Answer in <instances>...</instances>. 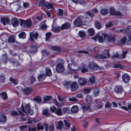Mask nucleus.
Here are the masks:
<instances>
[{
  "instance_id": "obj_63",
  "label": "nucleus",
  "mask_w": 131,
  "mask_h": 131,
  "mask_svg": "<svg viewBox=\"0 0 131 131\" xmlns=\"http://www.w3.org/2000/svg\"><path fill=\"white\" fill-rule=\"evenodd\" d=\"M18 114L17 113L16 111H13L11 113V115L12 116H14L15 115H18Z\"/></svg>"
},
{
  "instance_id": "obj_52",
  "label": "nucleus",
  "mask_w": 131,
  "mask_h": 131,
  "mask_svg": "<svg viewBox=\"0 0 131 131\" xmlns=\"http://www.w3.org/2000/svg\"><path fill=\"white\" fill-rule=\"evenodd\" d=\"M127 52V51H123L121 56L119 57L120 59H122L125 57L126 55Z\"/></svg>"
},
{
  "instance_id": "obj_45",
  "label": "nucleus",
  "mask_w": 131,
  "mask_h": 131,
  "mask_svg": "<svg viewBox=\"0 0 131 131\" xmlns=\"http://www.w3.org/2000/svg\"><path fill=\"white\" fill-rule=\"evenodd\" d=\"M15 40L14 38V37L13 36H11L8 39V42L13 43L15 42Z\"/></svg>"
},
{
  "instance_id": "obj_35",
  "label": "nucleus",
  "mask_w": 131,
  "mask_h": 131,
  "mask_svg": "<svg viewBox=\"0 0 131 131\" xmlns=\"http://www.w3.org/2000/svg\"><path fill=\"white\" fill-rule=\"evenodd\" d=\"M26 34L24 32H21L18 35V36L20 38L24 39L25 38Z\"/></svg>"
},
{
  "instance_id": "obj_26",
  "label": "nucleus",
  "mask_w": 131,
  "mask_h": 131,
  "mask_svg": "<svg viewBox=\"0 0 131 131\" xmlns=\"http://www.w3.org/2000/svg\"><path fill=\"white\" fill-rule=\"evenodd\" d=\"M88 35L91 36H93L95 34V31L94 29L92 28H90L88 30Z\"/></svg>"
},
{
  "instance_id": "obj_25",
  "label": "nucleus",
  "mask_w": 131,
  "mask_h": 131,
  "mask_svg": "<svg viewBox=\"0 0 131 131\" xmlns=\"http://www.w3.org/2000/svg\"><path fill=\"white\" fill-rule=\"evenodd\" d=\"M23 91L25 94H28L30 93L31 91V89L29 88H26L24 89Z\"/></svg>"
},
{
  "instance_id": "obj_16",
  "label": "nucleus",
  "mask_w": 131,
  "mask_h": 131,
  "mask_svg": "<svg viewBox=\"0 0 131 131\" xmlns=\"http://www.w3.org/2000/svg\"><path fill=\"white\" fill-rule=\"evenodd\" d=\"M89 68L91 69L95 70H98L99 68L96 64H94L93 62H91L89 66Z\"/></svg>"
},
{
  "instance_id": "obj_24",
  "label": "nucleus",
  "mask_w": 131,
  "mask_h": 131,
  "mask_svg": "<svg viewBox=\"0 0 131 131\" xmlns=\"http://www.w3.org/2000/svg\"><path fill=\"white\" fill-rule=\"evenodd\" d=\"M6 117L5 114L0 115V123H4L5 121Z\"/></svg>"
},
{
  "instance_id": "obj_15",
  "label": "nucleus",
  "mask_w": 131,
  "mask_h": 131,
  "mask_svg": "<svg viewBox=\"0 0 131 131\" xmlns=\"http://www.w3.org/2000/svg\"><path fill=\"white\" fill-rule=\"evenodd\" d=\"M71 26L70 24L68 22H66L63 24L61 27L62 29H68L70 28Z\"/></svg>"
},
{
  "instance_id": "obj_5",
  "label": "nucleus",
  "mask_w": 131,
  "mask_h": 131,
  "mask_svg": "<svg viewBox=\"0 0 131 131\" xmlns=\"http://www.w3.org/2000/svg\"><path fill=\"white\" fill-rule=\"evenodd\" d=\"M82 107L84 111H90L92 108L91 103L90 104H83L82 105Z\"/></svg>"
},
{
  "instance_id": "obj_2",
  "label": "nucleus",
  "mask_w": 131,
  "mask_h": 131,
  "mask_svg": "<svg viewBox=\"0 0 131 131\" xmlns=\"http://www.w3.org/2000/svg\"><path fill=\"white\" fill-rule=\"evenodd\" d=\"M57 63H58L56 67V70L58 72H61L64 70V67L63 65L64 62L63 60L58 59L56 61Z\"/></svg>"
},
{
  "instance_id": "obj_42",
  "label": "nucleus",
  "mask_w": 131,
  "mask_h": 131,
  "mask_svg": "<svg viewBox=\"0 0 131 131\" xmlns=\"http://www.w3.org/2000/svg\"><path fill=\"white\" fill-rule=\"evenodd\" d=\"M86 101L87 103L90 104L92 102V99L91 96L89 95H87L86 98Z\"/></svg>"
},
{
  "instance_id": "obj_18",
  "label": "nucleus",
  "mask_w": 131,
  "mask_h": 131,
  "mask_svg": "<svg viewBox=\"0 0 131 131\" xmlns=\"http://www.w3.org/2000/svg\"><path fill=\"white\" fill-rule=\"evenodd\" d=\"M46 77V75L45 73L40 75L37 78L38 81L40 82L43 81L45 79Z\"/></svg>"
},
{
  "instance_id": "obj_59",
  "label": "nucleus",
  "mask_w": 131,
  "mask_h": 131,
  "mask_svg": "<svg viewBox=\"0 0 131 131\" xmlns=\"http://www.w3.org/2000/svg\"><path fill=\"white\" fill-rule=\"evenodd\" d=\"M57 108L54 106H53L50 107V110L52 112L55 113Z\"/></svg>"
},
{
  "instance_id": "obj_22",
  "label": "nucleus",
  "mask_w": 131,
  "mask_h": 131,
  "mask_svg": "<svg viewBox=\"0 0 131 131\" xmlns=\"http://www.w3.org/2000/svg\"><path fill=\"white\" fill-rule=\"evenodd\" d=\"M95 78L93 76H92L90 78L87 83L88 84H91L94 83L95 82Z\"/></svg>"
},
{
  "instance_id": "obj_44",
  "label": "nucleus",
  "mask_w": 131,
  "mask_h": 131,
  "mask_svg": "<svg viewBox=\"0 0 131 131\" xmlns=\"http://www.w3.org/2000/svg\"><path fill=\"white\" fill-rule=\"evenodd\" d=\"M49 110L48 109L44 110L42 112L43 114L47 116H49L50 114L49 113Z\"/></svg>"
},
{
  "instance_id": "obj_23",
  "label": "nucleus",
  "mask_w": 131,
  "mask_h": 131,
  "mask_svg": "<svg viewBox=\"0 0 131 131\" xmlns=\"http://www.w3.org/2000/svg\"><path fill=\"white\" fill-rule=\"evenodd\" d=\"M61 27H52V30L55 32H58L60 31Z\"/></svg>"
},
{
  "instance_id": "obj_14",
  "label": "nucleus",
  "mask_w": 131,
  "mask_h": 131,
  "mask_svg": "<svg viewBox=\"0 0 131 131\" xmlns=\"http://www.w3.org/2000/svg\"><path fill=\"white\" fill-rule=\"evenodd\" d=\"M71 82V81H65L63 82L62 84L64 88L68 89L70 88Z\"/></svg>"
},
{
  "instance_id": "obj_39",
  "label": "nucleus",
  "mask_w": 131,
  "mask_h": 131,
  "mask_svg": "<svg viewBox=\"0 0 131 131\" xmlns=\"http://www.w3.org/2000/svg\"><path fill=\"white\" fill-rule=\"evenodd\" d=\"M46 72L47 75L49 76L52 75V73L51 70L48 68H47L46 69Z\"/></svg>"
},
{
  "instance_id": "obj_41",
  "label": "nucleus",
  "mask_w": 131,
  "mask_h": 131,
  "mask_svg": "<svg viewBox=\"0 0 131 131\" xmlns=\"http://www.w3.org/2000/svg\"><path fill=\"white\" fill-rule=\"evenodd\" d=\"M45 16V14L43 13H41L40 14V16H37V19L39 21H41L43 19V18Z\"/></svg>"
},
{
  "instance_id": "obj_60",
  "label": "nucleus",
  "mask_w": 131,
  "mask_h": 131,
  "mask_svg": "<svg viewBox=\"0 0 131 131\" xmlns=\"http://www.w3.org/2000/svg\"><path fill=\"white\" fill-rule=\"evenodd\" d=\"M76 96L78 99L82 98L83 97V94L82 93H80L77 94Z\"/></svg>"
},
{
  "instance_id": "obj_10",
  "label": "nucleus",
  "mask_w": 131,
  "mask_h": 131,
  "mask_svg": "<svg viewBox=\"0 0 131 131\" xmlns=\"http://www.w3.org/2000/svg\"><path fill=\"white\" fill-rule=\"evenodd\" d=\"M122 79L125 83L128 82L130 79V77L127 74H125L122 76Z\"/></svg>"
},
{
  "instance_id": "obj_30",
  "label": "nucleus",
  "mask_w": 131,
  "mask_h": 131,
  "mask_svg": "<svg viewBox=\"0 0 131 131\" xmlns=\"http://www.w3.org/2000/svg\"><path fill=\"white\" fill-rule=\"evenodd\" d=\"M78 111V107L77 106H73L71 109V111L72 113H76Z\"/></svg>"
},
{
  "instance_id": "obj_33",
  "label": "nucleus",
  "mask_w": 131,
  "mask_h": 131,
  "mask_svg": "<svg viewBox=\"0 0 131 131\" xmlns=\"http://www.w3.org/2000/svg\"><path fill=\"white\" fill-rule=\"evenodd\" d=\"M54 113L58 115H62V111L59 108H57Z\"/></svg>"
},
{
  "instance_id": "obj_40",
  "label": "nucleus",
  "mask_w": 131,
  "mask_h": 131,
  "mask_svg": "<svg viewBox=\"0 0 131 131\" xmlns=\"http://www.w3.org/2000/svg\"><path fill=\"white\" fill-rule=\"evenodd\" d=\"M51 48L52 49L58 51H60L61 50V48L59 47L52 46L51 47Z\"/></svg>"
},
{
  "instance_id": "obj_17",
  "label": "nucleus",
  "mask_w": 131,
  "mask_h": 131,
  "mask_svg": "<svg viewBox=\"0 0 131 131\" xmlns=\"http://www.w3.org/2000/svg\"><path fill=\"white\" fill-rule=\"evenodd\" d=\"M18 111L20 115L22 116H24L25 114L26 113V112L24 110V107L22 106L21 107V108L18 109Z\"/></svg>"
},
{
  "instance_id": "obj_21",
  "label": "nucleus",
  "mask_w": 131,
  "mask_h": 131,
  "mask_svg": "<svg viewBox=\"0 0 131 131\" xmlns=\"http://www.w3.org/2000/svg\"><path fill=\"white\" fill-rule=\"evenodd\" d=\"M82 23V21L79 18L76 19L74 22V25L76 26H80L81 25Z\"/></svg>"
},
{
  "instance_id": "obj_31",
  "label": "nucleus",
  "mask_w": 131,
  "mask_h": 131,
  "mask_svg": "<svg viewBox=\"0 0 131 131\" xmlns=\"http://www.w3.org/2000/svg\"><path fill=\"white\" fill-rule=\"evenodd\" d=\"M88 48L89 50H94L96 52H98L100 50L99 48L97 46L96 47L94 48L93 47H92V46H90Z\"/></svg>"
},
{
  "instance_id": "obj_62",
  "label": "nucleus",
  "mask_w": 131,
  "mask_h": 131,
  "mask_svg": "<svg viewBox=\"0 0 131 131\" xmlns=\"http://www.w3.org/2000/svg\"><path fill=\"white\" fill-rule=\"evenodd\" d=\"M90 90L88 88H85L84 89L83 91V93L85 94H87L89 93L90 92Z\"/></svg>"
},
{
  "instance_id": "obj_6",
  "label": "nucleus",
  "mask_w": 131,
  "mask_h": 131,
  "mask_svg": "<svg viewBox=\"0 0 131 131\" xmlns=\"http://www.w3.org/2000/svg\"><path fill=\"white\" fill-rule=\"evenodd\" d=\"M92 107L93 106V108H101L102 107V105L100 102H98L97 101H95L93 103H91Z\"/></svg>"
},
{
  "instance_id": "obj_8",
  "label": "nucleus",
  "mask_w": 131,
  "mask_h": 131,
  "mask_svg": "<svg viewBox=\"0 0 131 131\" xmlns=\"http://www.w3.org/2000/svg\"><path fill=\"white\" fill-rule=\"evenodd\" d=\"M110 14L111 15H117L118 16H121L122 15V14L120 12L115 11L114 8L112 7L110 8Z\"/></svg>"
},
{
  "instance_id": "obj_53",
  "label": "nucleus",
  "mask_w": 131,
  "mask_h": 131,
  "mask_svg": "<svg viewBox=\"0 0 131 131\" xmlns=\"http://www.w3.org/2000/svg\"><path fill=\"white\" fill-rule=\"evenodd\" d=\"M95 25L97 29H99L101 27V24L99 22L97 21H96L95 23Z\"/></svg>"
},
{
  "instance_id": "obj_61",
  "label": "nucleus",
  "mask_w": 131,
  "mask_h": 131,
  "mask_svg": "<svg viewBox=\"0 0 131 131\" xmlns=\"http://www.w3.org/2000/svg\"><path fill=\"white\" fill-rule=\"evenodd\" d=\"M64 121L65 125L67 127H69L70 126V124L69 123V121L68 120H64Z\"/></svg>"
},
{
  "instance_id": "obj_55",
  "label": "nucleus",
  "mask_w": 131,
  "mask_h": 131,
  "mask_svg": "<svg viewBox=\"0 0 131 131\" xmlns=\"http://www.w3.org/2000/svg\"><path fill=\"white\" fill-rule=\"evenodd\" d=\"M126 40V38L125 37H124L123 38H122V39L121 41V44L123 45L124 44H125V42Z\"/></svg>"
},
{
  "instance_id": "obj_64",
  "label": "nucleus",
  "mask_w": 131,
  "mask_h": 131,
  "mask_svg": "<svg viewBox=\"0 0 131 131\" xmlns=\"http://www.w3.org/2000/svg\"><path fill=\"white\" fill-rule=\"evenodd\" d=\"M36 130V127L31 128L29 127H28L29 131H35Z\"/></svg>"
},
{
  "instance_id": "obj_38",
  "label": "nucleus",
  "mask_w": 131,
  "mask_h": 131,
  "mask_svg": "<svg viewBox=\"0 0 131 131\" xmlns=\"http://www.w3.org/2000/svg\"><path fill=\"white\" fill-rule=\"evenodd\" d=\"M1 96L3 100H5L7 98V95L6 92H2L1 93Z\"/></svg>"
},
{
  "instance_id": "obj_3",
  "label": "nucleus",
  "mask_w": 131,
  "mask_h": 131,
  "mask_svg": "<svg viewBox=\"0 0 131 131\" xmlns=\"http://www.w3.org/2000/svg\"><path fill=\"white\" fill-rule=\"evenodd\" d=\"M20 21L21 23V25L25 28L29 27L31 24V21L30 19H28L26 20L21 19Z\"/></svg>"
},
{
  "instance_id": "obj_58",
  "label": "nucleus",
  "mask_w": 131,
  "mask_h": 131,
  "mask_svg": "<svg viewBox=\"0 0 131 131\" xmlns=\"http://www.w3.org/2000/svg\"><path fill=\"white\" fill-rule=\"evenodd\" d=\"M69 101L72 102L77 101L78 100H77L75 97H70L69 99Z\"/></svg>"
},
{
  "instance_id": "obj_28",
  "label": "nucleus",
  "mask_w": 131,
  "mask_h": 131,
  "mask_svg": "<svg viewBox=\"0 0 131 131\" xmlns=\"http://www.w3.org/2000/svg\"><path fill=\"white\" fill-rule=\"evenodd\" d=\"M38 45L37 44H34L31 46V49L32 52H35L37 51V48Z\"/></svg>"
},
{
  "instance_id": "obj_19",
  "label": "nucleus",
  "mask_w": 131,
  "mask_h": 131,
  "mask_svg": "<svg viewBox=\"0 0 131 131\" xmlns=\"http://www.w3.org/2000/svg\"><path fill=\"white\" fill-rule=\"evenodd\" d=\"M78 82L81 86H84L86 83V80L83 78H80L78 80Z\"/></svg>"
},
{
  "instance_id": "obj_57",
  "label": "nucleus",
  "mask_w": 131,
  "mask_h": 131,
  "mask_svg": "<svg viewBox=\"0 0 131 131\" xmlns=\"http://www.w3.org/2000/svg\"><path fill=\"white\" fill-rule=\"evenodd\" d=\"M34 100L38 103H40L41 101V98L39 96L37 97L34 98Z\"/></svg>"
},
{
  "instance_id": "obj_47",
  "label": "nucleus",
  "mask_w": 131,
  "mask_h": 131,
  "mask_svg": "<svg viewBox=\"0 0 131 131\" xmlns=\"http://www.w3.org/2000/svg\"><path fill=\"white\" fill-rule=\"evenodd\" d=\"M63 122L62 121H59L58 123V125L57 126V128L60 129L62 126L63 125Z\"/></svg>"
},
{
  "instance_id": "obj_29",
  "label": "nucleus",
  "mask_w": 131,
  "mask_h": 131,
  "mask_svg": "<svg viewBox=\"0 0 131 131\" xmlns=\"http://www.w3.org/2000/svg\"><path fill=\"white\" fill-rule=\"evenodd\" d=\"M37 129L38 130H43L44 129L43 126L40 123H38L37 124Z\"/></svg>"
},
{
  "instance_id": "obj_36",
  "label": "nucleus",
  "mask_w": 131,
  "mask_h": 131,
  "mask_svg": "<svg viewBox=\"0 0 131 131\" xmlns=\"http://www.w3.org/2000/svg\"><path fill=\"white\" fill-rule=\"evenodd\" d=\"M57 98L58 100L61 102H64V96L61 95H58Z\"/></svg>"
},
{
  "instance_id": "obj_7",
  "label": "nucleus",
  "mask_w": 131,
  "mask_h": 131,
  "mask_svg": "<svg viewBox=\"0 0 131 131\" xmlns=\"http://www.w3.org/2000/svg\"><path fill=\"white\" fill-rule=\"evenodd\" d=\"M114 91L117 94H121L123 92V88L121 85H118L115 87L114 89Z\"/></svg>"
},
{
  "instance_id": "obj_4",
  "label": "nucleus",
  "mask_w": 131,
  "mask_h": 131,
  "mask_svg": "<svg viewBox=\"0 0 131 131\" xmlns=\"http://www.w3.org/2000/svg\"><path fill=\"white\" fill-rule=\"evenodd\" d=\"M104 37V39L106 41H107L109 42L113 43L115 41V39L114 37L112 36H110L108 35L104 34L103 35Z\"/></svg>"
},
{
  "instance_id": "obj_1",
  "label": "nucleus",
  "mask_w": 131,
  "mask_h": 131,
  "mask_svg": "<svg viewBox=\"0 0 131 131\" xmlns=\"http://www.w3.org/2000/svg\"><path fill=\"white\" fill-rule=\"evenodd\" d=\"M110 50L105 49L103 51V53L101 54H96L94 57L96 59H105L109 58L110 56L109 54Z\"/></svg>"
},
{
  "instance_id": "obj_51",
  "label": "nucleus",
  "mask_w": 131,
  "mask_h": 131,
  "mask_svg": "<svg viewBox=\"0 0 131 131\" xmlns=\"http://www.w3.org/2000/svg\"><path fill=\"white\" fill-rule=\"evenodd\" d=\"M51 99V97L49 96H46L43 99V101L44 102L48 101L50 100Z\"/></svg>"
},
{
  "instance_id": "obj_11",
  "label": "nucleus",
  "mask_w": 131,
  "mask_h": 131,
  "mask_svg": "<svg viewBox=\"0 0 131 131\" xmlns=\"http://www.w3.org/2000/svg\"><path fill=\"white\" fill-rule=\"evenodd\" d=\"M38 36V34L37 32H31L30 33V38L31 40L34 41V39L37 40V37Z\"/></svg>"
},
{
  "instance_id": "obj_13",
  "label": "nucleus",
  "mask_w": 131,
  "mask_h": 131,
  "mask_svg": "<svg viewBox=\"0 0 131 131\" xmlns=\"http://www.w3.org/2000/svg\"><path fill=\"white\" fill-rule=\"evenodd\" d=\"M11 24L14 27L17 26L19 21V20L16 18H14L11 20Z\"/></svg>"
},
{
  "instance_id": "obj_12",
  "label": "nucleus",
  "mask_w": 131,
  "mask_h": 131,
  "mask_svg": "<svg viewBox=\"0 0 131 131\" xmlns=\"http://www.w3.org/2000/svg\"><path fill=\"white\" fill-rule=\"evenodd\" d=\"M76 67V66L73 63L71 64L68 63V67L69 70L70 72H75L76 70L75 69V67Z\"/></svg>"
},
{
  "instance_id": "obj_43",
  "label": "nucleus",
  "mask_w": 131,
  "mask_h": 131,
  "mask_svg": "<svg viewBox=\"0 0 131 131\" xmlns=\"http://www.w3.org/2000/svg\"><path fill=\"white\" fill-rule=\"evenodd\" d=\"M21 131H27L28 128L27 125H23L19 127Z\"/></svg>"
},
{
  "instance_id": "obj_27",
  "label": "nucleus",
  "mask_w": 131,
  "mask_h": 131,
  "mask_svg": "<svg viewBox=\"0 0 131 131\" xmlns=\"http://www.w3.org/2000/svg\"><path fill=\"white\" fill-rule=\"evenodd\" d=\"M78 34L79 36L81 38L85 37L86 36V34L85 32L83 31H79Z\"/></svg>"
},
{
  "instance_id": "obj_48",
  "label": "nucleus",
  "mask_w": 131,
  "mask_h": 131,
  "mask_svg": "<svg viewBox=\"0 0 131 131\" xmlns=\"http://www.w3.org/2000/svg\"><path fill=\"white\" fill-rule=\"evenodd\" d=\"M46 2H45L44 0H42L40 2L38 6H45Z\"/></svg>"
},
{
  "instance_id": "obj_32",
  "label": "nucleus",
  "mask_w": 131,
  "mask_h": 131,
  "mask_svg": "<svg viewBox=\"0 0 131 131\" xmlns=\"http://www.w3.org/2000/svg\"><path fill=\"white\" fill-rule=\"evenodd\" d=\"M100 12L102 15H105L108 13V11L106 9L103 8L100 10Z\"/></svg>"
},
{
  "instance_id": "obj_54",
  "label": "nucleus",
  "mask_w": 131,
  "mask_h": 131,
  "mask_svg": "<svg viewBox=\"0 0 131 131\" xmlns=\"http://www.w3.org/2000/svg\"><path fill=\"white\" fill-rule=\"evenodd\" d=\"M97 39L99 42L102 43L103 42V37L100 36H97Z\"/></svg>"
},
{
  "instance_id": "obj_37",
  "label": "nucleus",
  "mask_w": 131,
  "mask_h": 131,
  "mask_svg": "<svg viewBox=\"0 0 131 131\" xmlns=\"http://www.w3.org/2000/svg\"><path fill=\"white\" fill-rule=\"evenodd\" d=\"M131 28V26H128L127 27L126 29H120L119 30H118L117 31L118 32H121L123 31L124 30L126 32H127L128 31H129L130 30H129V29H130Z\"/></svg>"
},
{
  "instance_id": "obj_46",
  "label": "nucleus",
  "mask_w": 131,
  "mask_h": 131,
  "mask_svg": "<svg viewBox=\"0 0 131 131\" xmlns=\"http://www.w3.org/2000/svg\"><path fill=\"white\" fill-rule=\"evenodd\" d=\"M87 14L91 17H93L94 16V15L92 12L91 10L87 11L86 12Z\"/></svg>"
},
{
  "instance_id": "obj_34",
  "label": "nucleus",
  "mask_w": 131,
  "mask_h": 131,
  "mask_svg": "<svg viewBox=\"0 0 131 131\" xmlns=\"http://www.w3.org/2000/svg\"><path fill=\"white\" fill-rule=\"evenodd\" d=\"M52 5L49 2H46L45 6V7L47 9H49L52 7Z\"/></svg>"
},
{
  "instance_id": "obj_56",
  "label": "nucleus",
  "mask_w": 131,
  "mask_h": 131,
  "mask_svg": "<svg viewBox=\"0 0 131 131\" xmlns=\"http://www.w3.org/2000/svg\"><path fill=\"white\" fill-rule=\"evenodd\" d=\"M63 10L61 9H59L57 12L58 15L59 16H62L63 15Z\"/></svg>"
},
{
  "instance_id": "obj_20",
  "label": "nucleus",
  "mask_w": 131,
  "mask_h": 131,
  "mask_svg": "<svg viewBox=\"0 0 131 131\" xmlns=\"http://www.w3.org/2000/svg\"><path fill=\"white\" fill-rule=\"evenodd\" d=\"M1 21L3 23V25H6L8 23L9 20L7 18L4 17L1 18Z\"/></svg>"
},
{
  "instance_id": "obj_50",
  "label": "nucleus",
  "mask_w": 131,
  "mask_h": 131,
  "mask_svg": "<svg viewBox=\"0 0 131 131\" xmlns=\"http://www.w3.org/2000/svg\"><path fill=\"white\" fill-rule=\"evenodd\" d=\"M9 80L12 83L15 84H16L18 83V82L16 80L12 77L10 78L9 79Z\"/></svg>"
},
{
  "instance_id": "obj_49",
  "label": "nucleus",
  "mask_w": 131,
  "mask_h": 131,
  "mask_svg": "<svg viewBox=\"0 0 131 131\" xmlns=\"http://www.w3.org/2000/svg\"><path fill=\"white\" fill-rule=\"evenodd\" d=\"M51 34L50 32H49L46 34V40L47 41L51 37Z\"/></svg>"
},
{
  "instance_id": "obj_9",
  "label": "nucleus",
  "mask_w": 131,
  "mask_h": 131,
  "mask_svg": "<svg viewBox=\"0 0 131 131\" xmlns=\"http://www.w3.org/2000/svg\"><path fill=\"white\" fill-rule=\"evenodd\" d=\"M70 88L71 90L73 91H75L78 90L79 86L77 85V82L76 81H75L72 83L71 82Z\"/></svg>"
}]
</instances>
